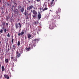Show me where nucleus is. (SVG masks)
Listing matches in <instances>:
<instances>
[{
    "label": "nucleus",
    "mask_w": 79,
    "mask_h": 79,
    "mask_svg": "<svg viewBox=\"0 0 79 79\" xmlns=\"http://www.w3.org/2000/svg\"><path fill=\"white\" fill-rule=\"evenodd\" d=\"M31 12H32V10H31Z\"/></svg>",
    "instance_id": "49530a36"
},
{
    "label": "nucleus",
    "mask_w": 79,
    "mask_h": 79,
    "mask_svg": "<svg viewBox=\"0 0 79 79\" xmlns=\"http://www.w3.org/2000/svg\"><path fill=\"white\" fill-rule=\"evenodd\" d=\"M56 16V18L57 19H60V16L59 15L57 14Z\"/></svg>",
    "instance_id": "412c9836"
},
{
    "label": "nucleus",
    "mask_w": 79,
    "mask_h": 79,
    "mask_svg": "<svg viewBox=\"0 0 79 79\" xmlns=\"http://www.w3.org/2000/svg\"><path fill=\"white\" fill-rule=\"evenodd\" d=\"M0 43L1 44H2V42L1 41H0Z\"/></svg>",
    "instance_id": "de8ad7c7"
},
{
    "label": "nucleus",
    "mask_w": 79,
    "mask_h": 79,
    "mask_svg": "<svg viewBox=\"0 0 79 79\" xmlns=\"http://www.w3.org/2000/svg\"><path fill=\"white\" fill-rule=\"evenodd\" d=\"M41 10V8L40 9V10Z\"/></svg>",
    "instance_id": "5fc2aeb1"
},
{
    "label": "nucleus",
    "mask_w": 79,
    "mask_h": 79,
    "mask_svg": "<svg viewBox=\"0 0 79 79\" xmlns=\"http://www.w3.org/2000/svg\"><path fill=\"white\" fill-rule=\"evenodd\" d=\"M14 64V63H13V66H14V64Z\"/></svg>",
    "instance_id": "ea45409f"
},
{
    "label": "nucleus",
    "mask_w": 79,
    "mask_h": 79,
    "mask_svg": "<svg viewBox=\"0 0 79 79\" xmlns=\"http://www.w3.org/2000/svg\"><path fill=\"white\" fill-rule=\"evenodd\" d=\"M24 15L26 17V19H28V16H27V11L26 10H25V12L24 13Z\"/></svg>",
    "instance_id": "39448f33"
},
{
    "label": "nucleus",
    "mask_w": 79,
    "mask_h": 79,
    "mask_svg": "<svg viewBox=\"0 0 79 79\" xmlns=\"http://www.w3.org/2000/svg\"><path fill=\"white\" fill-rule=\"evenodd\" d=\"M7 37H10V33H8V34H7Z\"/></svg>",
    "instance_id": "c756f323"
},
{
    "label": "nucleus",
    "mask_w": 79,
    "mask_h": 79,
    "mask_svg": "<svg viewBox=\"0 0 79 79\" xmlns=\"http://www.w3.org/2000/svg\"><path fill=\"white\" fill-rule=\"evenodd\" d=\"M17 45L18 46H19L20 45V42L19 41L18 42Z\"/></svg>",
    "instance_id": "5701e85b"
},
{
    "label": "nucleus",
    "mask_w": 79,
    "mask_h": 79,
    "mask_svg": "<svg viewBox=\"0 0 79 79\" xmlns=\"http://www.w3.org/2000/svg\"><path fill=\"white\" fill-rule=\"evenodd\" d=\"M20 55H21V54L19 53V52H18V51H17L16 57L17 58H19V57L20 56Z\"/></svg>",
    "instance_id": "7ed1b4c3"
},
{
    "label": "nucleus",
    "mask_w": 79,
    "mask_h": 79,
    "mask_svg": "<svg viewBox=\"0 0 79 79\" xmlns=\"http://www.w3.org/2000/svg\"><path fill=\"white\" fill-rule=\"evenodd\" d=\"M31 37V35L30 34H28V39H30Z\"/></svg>",
    "instance_id": "4be33fe9"
},
{
    "label": "nucleus",
    "mask_w": 79,
    "mask_h": 79,
    "mask_svg": "<svg viewBox=\"0 0 79 79\" xmlns=\"http://www.w3.org/2000/svg\"><path fill=\"white\" fill-rule=\"evenodd\" d=\"M18 24H19V27H20V28H21V26H22V25H21V23H18Z\"/></svg>",
    "instance_id": "b1692460"
},
{
    "label": "nucleus",
    "mask_w": 79,
    "mask_h": 79,
    "mask_svg": "<svg viewBox=\"0 0 79 79\" xmlns=\"http://www.w3.org/2000/svg\"><path fill=\"white\" fill-rule=\"evenodd\" d=\"M3 30H4V32H5H5H6V28H5V29H4H4H3Z\"/></svg>",
    "instance_id": "cd10ccee"
},
{
    "label": "nucleus",
    "mask_w": 79,
    "mask_h": 79,
    "mask_svg": "<svg viewBox=\"0 0 79 79\" xmlns=\"http://www.w3.org/2000/svg\"><path fill=\"white\" fill-rule=\"evenodd\" d=\"M14 49H15V48Z\"/></svg>",
    "instance_id": "6e6d98bb"
},
{
    "label": "nucleus",
    "mask_w": 79,
    "mask_h": 79,
    "mask_svg": "<svg viewBox=\"0 0 79 79\" xmlns=\"http://www.w3.org/2000/svg\"><path fill=\"white\" fill-rule=\"evenodd\" d=\"M32 13L33 15H37V11L35 10H33Z\"/></svg>",
    "instance_id": "0eeeda50"
},
{
    "label": "nucleus",
    "mask_w": 79,
    "mask_h": 79,
    "mask_svg": "<svg viewBox=\"0 0 79 79\" xmlns=\"http://www.w3.org/2000/svg\"><path fill=\"white\" fill-rule=\"evenodd\" d=\"M1 66H2V65H1V64H0V67H1Z\"/></svg>",
    "instance_id": "a19ab883"
},
{
    "label": "nucleus",
    "mask_w": 79,
    "mask_h": 79,
    "mask_svg": "<svg viewBox=\"0 0 79 79\" xmlns=\"http://www.w3.org/2000/svg\"><path fill=\"white\" fill-rule=\"evenodd\" d=\"M14 13H15V14H17V15H18V13H19V10H18L17 9L15 10Z\"/></svg>",
    "instance_id": "6e6552de"
},
{
    "label": "nucleus",
    "mask_w": 79,
    "mask_h": 79,
    "mask_svg": "<svg viewBox=\"0 0 79 79\" xmlns=\"http://www.w3.org/2000/svg\"><path fill=\"white\" fill-rule=\"evenodd\" d=\"M37 32L38 34H39V31H38Z\"/></svg>",
    "instance_id": "a18cd8bd"
},
{
    "label": "nucleus",
    "mask_w": 79,
    "mask_h": 79,
    "mask_svg": "<svg viewBox=\"0 0 79 79\" xmlns=\"http://www.w3.org/2000/svg\"><path fill=\"white\" fill-rule=\"evenodd\" d=\"M29 16H30V17H31V13H30L29 14Z\"/></svg>",
    "instance_id": "473e14b6"
},
{
    "label": "nucleus",
    "mask_w": 79,
    "mask_h": 79,
    "mask_svg": "<svg viewBox=\"0 0 79 79\" xmlns=\"http://www.w3.org/2000/svg\"><path fill=\"white\" fill-rule=\"evenodd\" d=\"M1 69V67H0V70Z\"/></svg>",
    "instance_id": "3c124183"
},
{
    "label": "nucleus",
    "mask_w": 79,
    "mask_h": 79,
    "mask_svg": "<svg viewBox=\"0 0 79 79\" xmlns=\"http://www.w3.org/2000/svg\"><path fill=\"white\" fill-rule=\"evenodd\" d=\"M7 31H8V30H7Z\"/></svg>",
    "instance_id": "8fccbe9b"
},
{
    "label": "nucleus",
    "mask_w": 79,
    "mask_h": 79,
    "mask_svg": "<svg viewBox=\"0 0 79 79\" xmlns=\"http://www.w3.org/2000/svg\"><path fill=\"white\" fill-rule=\"evenodd\" d=\"M55 24L54 23H52V25L50 26V29H53V28H54V26H55Z\"/></svg>",
    "instance_id": "423d86ee"
},
{
    "label": "nucleus",
    "mask_w": 79,
    "mask_h": 79,
    "mask_svg": "<svg viewBox=\"0 0 79 79\" xmlns=\"http://www.w3.org/2000/svg\"><path fill=\"white\" fill-rule=\"evenodd\" d=\"M2 2V0H0V3Z\"/></svg>",
    "instance_id": "79ce46f5"
},
{
    "label": "nucleus",
    "mask_w": 79,
    "mask_h": 79,
    "mask_svg": "<svg viewBox=\"0 0 79 79\" xmlns=\"http://www.w3.org/2000/svg\"><path fill=\"white\" fill-rule=\"evenodd\" d=\"M6 26H8V23H6Z\"/></svg>",
    "instance_id": "f704fd0d"
},
{
    "label": "nucleus",
    "mask_w": 79,
    "mask_h": 79,
    "mask_svg": "<svg viewBox=\"0 0 79 79\" xmlns=\"http://www.w3.org/2000/svg\"><path fill=\"white\" fill-rule=\"evenodd\" d=\"M34 2V0H32L31 1V4H33Z\"/></svg>",
    "instance_id": "bb28decb"
},
{
    "label": "nucleus",
    "mask_w": 79,
    "mask_h": 79,
    "mask_svg": "<svg viewBox=\"0 0 79 79\" xmlns=\"http://www.w3.org/2000/svg\"><path fill=\"white\" fill-rule=\"evenodd\" d=\"M6 5H7V4H6H6H5V5H6Z\"/></svg>",
    "instance_id": "09e8293b"
},
{
    "label": "nucleus",
    "mask_w": 79,
    "mask_h": 79,
    "mask_svg": "<svg viewBox=\"0 0 79 79\" xmlns=\"http://www.w3.org/2000/svg\"><path fill=\"white\" fill-rule=\"evenodd\" d=\"M32 42L31 43V48H33V46L34 47H35L36 46V42L38 41H39V39H35L34 40H32Z\"/></svg>",
    "instance_id": "f257e3e1"
},
{
    "label": "nucleus",
    "mask_w": 79,
    "mask_h": 79,
    "mask_svg": "<svg viewBox=\"0 0 79 79\" xmlns=\"http://www.w3.org/2000/svg\"><path fill=\"white\" fill-rule=\"evenodd\" d=\"M26 50L27 51H30L31 50V48L29 47L28 48H27Z\"/></svg>",
    "instance_id": "6ab92c4d"
},
{
    "label": "nucleus",
    "mask_w": 79,
    "mask_h": 79,
    "mask_svg": "<svg viewBox=\"0 0 79 79\" xmlns=\"http://www.w3.org/2000/svg\"><path fill=\"white\" fill-rule=\"evenodd\" d=\"M4 77H5V78H6L7 79H10V77H9V76H8L6 74L4 75Z\"/></svg>",
    "instance_id": "9b49d317"
},
{
    "label": "nucleus",
    "mask_w": 79,
    "mask_h": 79,
    "mask_svg": "<svg viewBox=\"0 0 79 79\" xmlns=\"http://www.w3.org/2000/svg\"><path fill=\"white\" fill-rule=\"evenodd\" d=\"M48 10V8L47 7H45L43 10V11H44L45 10Z\"/></svg>",
    "instance_id": "f3484780"
},
{
    "label": "nucleus",
    "mask_w": 79,
    "mask_h": 79,
    "mask_svg": "<svg viewBox=\"0 0 79 79\" xmlns=\"http://www.w3.org/2000/svg\"><path fill=\"white\" fill-rule=\"evenodd\" d=\"M37 17V15H33V18H36V17Z\"/></svg>",
    "instance_id": "c85d7f7f"
},
{
    "label": "nucleus",
    "mask_w": 79,
    "mask_h": 79,
    "mask_svg": "<svg viewBox=\"0 0 79 79\" xmlns=\"http://www.w3.org/2000/svg\"><path fill=\"white\" fill-rule=\"evenodd\" d=\"M32 8H34V5H32L30 6L29 7H28L27 8V10H32Z\"/></svg>",
    "instance_id": "f03ea898"
},
{
    "label": "nucleus",
    "mask_w": 79,
    "mask_h": 79,
    "mask_svg": "<svg viewBox=\"0 0 79 79\" xmlns=\"http://www.w3.org/2000/svg\"><path fill=\"white\" fill-rule=\"evenodd\" d=\"M11 59L12 60L14 61H17V58L15 57L11 56Z\"/></svg>",
    "instance_id": "20e7f679"
},
{
    "label": "nucleus",
    "mask_w": 79,
    "mask_h": 79,
    "mask_svg": "<svg viewBox=\"0 0 79 79\" xmlns=\"http://www.w3.org/2000/svg\"><path fill=\"white\" fill-rule=\"evenodd\" d=\"M33 8L34 9V8H35L34 7Z\"/></svg>",
    "instance_id": "864d4df0"
},
{
    "label": "nucleus",
    "mask_w": 79,
    "mask_h": 79,
    "mask_svg": "<svg viewBox=\"0 0 79 79\" xmlns=\"http://www.w3.org/2000/svg\"><path fill=\"white\" fill-rule=\"evenodd\" d=\"M7 19H10V16H8L7 17Z\"/></svg>",
    "instance_id": "72a5a7b5"
},
{
    "label": "nucleus",
    "mask_w": 79,
    "mask_h": 79,
    "mask_svg": "<svg viewBox=\"0 0 79 79\" xmlns=\"http://www.w3.org/2000/svg\"><path fill=\"white\" fill-rule=\"evenodd\" d=\"M28 2H29V3H30V1H28Z\"/></svg>",
    "instance_id": "37998d69"
},
{
    "label": "nucleus",
    "mask_w": 79,
    "mask_h": 79,
    "mask_svg": "<svg viewBox=\"0 0 79 79\" xmlns=\"http://www.w3.org/2000/svg\"><path fill=\"white\" fill-rule=\"evenodd\" d=\"M20 11H21L22 13H23L24 12V8L22 7L21 9H20Z\"/></svg>",
    "instance_id": "f8f14e48"
},
{
    "label": "nucleus",
    "mask_w": 79,
    "mask_h": 79,
    "mask_svg": "<svg viewBox=\"0 0 79 79\" xmlns=\"http://www.w3.org/2000/svg\"><path fill=\"white\" fill-rule=\"evenodd\" d=\"M12 47L13 48H14V47H15V45H13Z\"/></svg>",
    "instance_id": "4c0bfd02"
},
{
    "label": "nucleus",
    "mask_w": 79,
    "mask_h": 79,
    "mask_svg": "<svg viewBox=\"0 0 79 79\" xmlns=\"http://www.w3.org/2000/svg\"><path fill=\"white\" fill-rule=\"evenodd\" d=\"M60 11H61V9H60V8H59L58 10L56 11V14H58V13H60Z\"/></svg>",
    "instance_id": "ddd939ff"
},
{
    "label": "nucleus",
    "mask_w": 79,
    "mask_h": 79,
    "mask_svg": "<svg viewBox=\"0 0 79 79\" xmlns=\"http://www.w3.org/2000/svg\"><path fill=\"white\" fill-rule=\"evenodd\" d=\"M19 8H22V6H19Z\"/></svg>",
    "instance_id": "58836bf2"
},
{
    "label": "nucleus",
    "mask_w": 79,
    "mask_h": 79,
    "mask_svg": "<svg viewBox=\"0 0 79 79\" xmlns=\"http://www.w3.org/2000/svg\"><path fill=\"white\" fill-rule=\"evenodd\" d=\"M38 19H40L41 18V17H42V15H41V13L40 12L38 15Z\"/></svg>",
    "instance_id": "1a4fd4ad"
},
{
    "label": "nucleus",
    "mask_w": 79,
    "mask_h": 79,
    "mask_svg": "<svg viewBox=\"0 0 79 79\" xmlns=\"http://www.w3.org/2000/svg\"><path fill=\"white\" fill-rule=\"evenodd\" d=\"M48 2H49V1H50V0H48Z\"/></svg>",
    "instance_id": "c03bdc74"
},
{
    "label": "nucleus",
    "mask_w": 79,
    "mask_h": 79,
    "mask_svg": "<svg viewBox=\"0 0 79 79\" xmlns=\"http://www.w3.org/2000/svg\"><path fill=\"white\" fill-rule=\"evenodd\" d=\"M2 71H3L5 70V68L4 67V66H2Z\"/></svg>",
    "instance_id": "a211bd4d"
},
{
    "label": "nucleus",
    "mask_w": 79,
    "mask_h": 79,
    "mask_svg": "<svg viewBox=\"0 0 79 79\" xmlns=\"http://www.w3.org/2000/svg\"><path fill=\"white\" fill-rule=\"evenodd\" d=\"M24 31H22L21 33H19L18 34V35L19 36H20V35H23V34H24Z\"/></svg>",
    "instance_id": "9d476101"
},
{
    "label": "nucleus",
    "mask_w": 79,
    "mask_h": 79,
    "mask_svg": "<svg viewBox=\"0 0 79 79\" xmlns=\"http://www.w3.org/2000/svg\"><path fill=\"white\" fill-rule=\"evenodd\" d=\"M37 2H39L40 1V0H36Z\"/></svg>",
    "instance_id": "c9c22d12"
},
{
    "label": "nucleus",
    "mask_w": 79,
    "mask_h": 79,
    "mask_svg": "<svg viewBox=\"0 0 79 79\" xmlns=\"http://www.w3.org/2000/svg\"><path fill=\"white\" fill-rule=\"evenodd\" d=\"M54 1H55V0H52V1H51L50 2V4L51 5H53V2H54Z\"/></svg>",
    "instance_id": "aec40b11"
},
{
    "label": "nucleus",
    "mask_w": 79,
    "mask_h": 79,
    "mask_svg": "<svg viewBox=\"0 0 79 79\" xmlns=\"http://www.w3.org/2000/svg\"><path fill=\"white\" fill-rule=\"evenodd\" d=\"M6 4H7V5L8 6H9L10 5V4H9L8 2H6Z\"/></svg>",
    "instance_id": "393cba45"
},
{
    "label": "nucleus",
    "mask_w": 79,
    "mask_h": 79,
    "mask_svg": "<svg viewBox=\"0 0 79 79\" xmlns=\"http://www.w3.org/2000/svg\"><path fill=\"white\" fill-rule=\"evenodd\" d=\"M15 27L16 29H18V27H19V25L17 23H15Z\"/></svg>",
    "instance_id": "4468645a"
},
{
    "label": "nucleus",
    "mask_w": 79,
    "mask_h": 79,
    "mask_svg": "<svg viewBox=\"0 0 79 79\" xmlns=\"http://www.w3.org/2000/svg\"><path fill=\"white\" fill-rule=\"evenodd\" d=\"M11 20H12V19H11V20H10L11 21Z\"/></svg>",
    "instance_id": "603ef678"
},
{
    "label": "nucleus",
    "mask_w": 79,
    "mask_h": 79,
    "mask_svg": "<svg viewBox=\"0 0 79 79\" xmlns=\"http://www.w3.org/2000/svg\"><path fill=\"white\" fill-rule=\"evenodd\" d=\"M4 29V27H3L2 28L1 30H0V33L2 34L3 33V30Z\"/></svg>",
    "instance_id": "2eb2a0df"
},
{
    "label": "nucleus",
    "mask_w": 79,
    "mask_h": 79,
    "mask_svg": "<svg viewBox=\"0 0 79 79\" xmlns=\"http://www.w3.org/2000/svg\"><path fill=\"white\" fill-rule=\"evenodd\" d=\"M35 35H36L35 34Z\"/></svg>",
    "instance_id": "4d7b16f0"
},
{
    "label": "nucleus",
    "mask_w": 79,
    "mask_h": 79,
    "mask_svg": "<svg viewBox=\"0 0 79 79\" xmlns=\"http://www.w3.org/2000/svg\"><path fill=\"white\" fill-rule=\"evenodd\" d=\"M5 62L6 63H8L9 62L8 61V59H5Z\"/></svg>",
    "instance_id": "dca6fc26"
},
{
    "label": "nucleus",
    "mask_w": 79,
    "mask_h": 79,
    "mask_svg": "<svg viewBox=\"0 0 79 79\" xmlns=\"http://www.w3.org/2000/svg\"><path fill=\"white\" fill-rule=\"evenodd\" d=\"M34 24L35 25H37V24H38V22L37 23V22H34Z\"/></svg>",
    "instance_id": "a878e982"
},
{
    "label": "nucleus",
    "mask_w": 79,
    "mask_h": 79,
    "mask_svg": "<svg viewBox=\"0 0 79 79\" xmlns=\"http://www.w3.org/2000/svg\"><path fill=\"white\" fill-rule=\"evenodd\" d=\"M14 40V39H12V44H13V41Z\"/></svg>",
    "instance_id": "2f4dec72"
},
{
    "label": "nucleus",
    "mask_w": 79,
    "mask_h": 79,
    "mask_svg": "<svg viewBox=\"0 0 79 79\" xmlns=\"http://www.w3.org/2000/svg\"><path fill=\"white\" fill-rule=\"evenodd\" d=\"M2 24L3 25V26H5V23L4 22L2 23Z\"/></svg>",
    "instance_id": "7c9ffc66"
},
{
    "label": "nucleus",
    "mask_w": 79,
    "mask_h": 79,
    "mask_svg": "<svg viewBox=\"0 0 79 79\" xmlns=\"http://www.w3.org/2000/svg\"><path fill=\"white\" fill-rule=\"evenodd\" d=\"M41 31V30L40 29H38V31Z\"/></svg>",
    "instance_id": "e433bc0d"
}]
</instances>
